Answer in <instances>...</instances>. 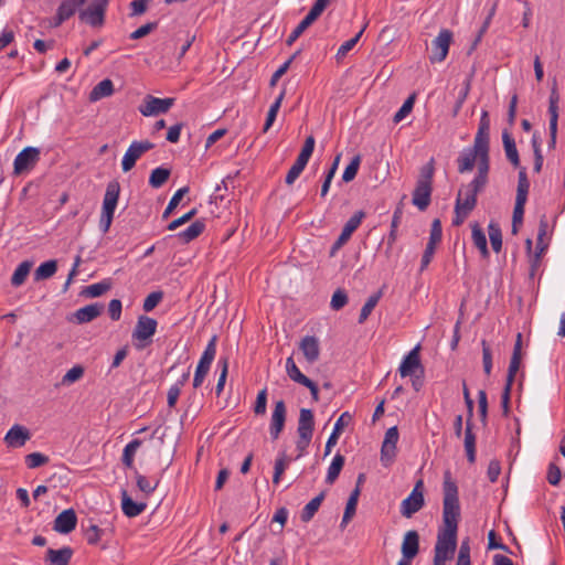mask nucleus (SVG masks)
I'll list each match as a JSON object with an SVG mask.
<instances>
[{"instance_id":"obj_1","label":"nucleus","mask_w":565,"mask_h":565,"mask_svg":"<svg viewBox=\"0 0 565 565\" xmlns=\"http://www.w3.org/2000/svg\"><path fill=\"white\" fill-rule=\"evenodd\" d=\"M443 494L444 527L439 530L437 535L434 558L446 562L456 551L458 523L460 520L458 487L448 470L444 473Z\"/></svg>"},{"instance_id":"obj_2","label":"nucleus","mask_w":565,"mask_h":565,"mask_svg":"<svg viewBox=\"0 0 565 565\" xmlns=\"http://www.w3.org/2000/svg\"><path fill=\"white\" fill-rule=\"evenodd\" d=\"M488 174V172L477 170L473 180L459 189L455 204L471 212L476 207L478 193L483 191L489 182Z\"/></svg>"},{"instance_id":"obj_3","label":"nucleus","mask_w":565,"mask_h":565,"mask_svg":"<svg viewBox=\"0 0 565 565\" xmlns=\"http://www.w3.org/2000/svg\"><path fill=\"white\" fill-rule=\"evenodd\" d=\"M120 194V184L117 180L107 183L104 194L102 213L99 218V230L105 234L109 231L113 223L114 213Z\"/></svg>"},{"instance_id":"obj_4","label":"nucleus","mask_w":565,"mask_h":565,"mask_svg":"<svg viewBox=\"0 0 565 565\" xmlns=\"http://www.w3.org/2000/svg\"><path fill=\"white\" fill-rule=\"evenodd\" d=\"M315 429V419H313V413L311 409L308 408H301L299 413V419H298V440H297V449L299 450V454L297 456V459L300 458L307 447L309 446L312 434Z\"/></svg>"},{"instance_id":"obj_5","label":"nucleus","mask_w":565,"mask_h":565,"mask_svg":"<svg viewBox=\"0 0 565 565\" xmlns=\"http://www.w3.org/2000/svg\"><path fill=\"white\" fill-rule=\"evenodd\" d=\"M157 320L148 316H140L132 331V340L137 350H143L152 342L157 331Z\"/></svg>"},{"instance_id":"obj_6","label":"nucleus","mask_w":565,"mask_h":565,"mask_svg":"<svg viewBox=\"0 0 565 565\" xmlns=\"http://www.w3.org/2000/svg\"><path fill=\"white\" fill-rule=\"evenodd\" d=\"M530 189V181L526 174V168H521L518 175V186L515 204L512 215L513 223H522L524 215V206L527 201V194Z\"/></svg>"},{"instance_id":"obj_7","label":"nucleus","mask_w":565,"mask_h":565,"mask_svg":"<svg viewBox=\"0 0 565 565\" xmlns=\"http://www.w3.org/2000/svg\"><path fill=\"white\" fill-rule=\"evenodd\" d=\"M107 6L108 0H92L86 9L79 11V20L92 26H102Z\"/></svg>"},{"instance_id":"obj_8","label":"nucleus","mask_w":565,"mask_h":565,"mask_svg":"<svg viewBox=\"0 0 565 565\" xmlns=\"http://www.w3.org/2000/svg\"><path fill=\"white\" fill-rule=\"evenodd\" d=\"M425 504L423 480H418L411 494L401 503V514L404 518H412Z\"/></svg>"},{"instance_id":"obj_9","label":"nucleus","mask_w":565,"mask_h":565,"mask_svg":"<svg viewBox=\"0 0 565 565\" xmlns=\"http://www.w3.org/2000/svg\"><path fill=\"white\" fill-rule=\"evenodd\" d=\"M154 145L149 140L132 141L124 154L121 168L124 172L130 171L137 160L147 151L153 149Z\"/></svg>"},{"instance_id":"obj_10","label":"nucleus","mask_w":565,"mask_h":565,"mask_svg":"<svg viewBox=\"0 0 565 565\" xmlns=\"http://www.w3.org/2000/svg\"><path fill=\"white\" fill-rule=\"evenodd\" d=\"M398 438L399 435L396 426H393L386 430L381 447V462L384 467H390L394 462Z\"/></svg>"},{"instance_id":"obj_11","label":"nucleus","mask_w":565,"mask_h":565,"mask_svg":"<svg viewBox=\"0 0 565 565\" xmlns=\"http://www.w3.org/2000/svg\"><path fill=\"white\" fill-rule=\"evenodd\" d=\"M40 160V150L34 147H26L14 159L13 172L20 175L32 170Z\"/></svg>"},{"instance_id":"obj_12","label":"nucleus","mask_w":565,"mask_h":565,"mask_svg":"<svg viewBox=\"0 0 565 565\" xmlns=\"http://www.w3.org/2000/svg\"><path fill=\"white\" fill-rule=\"evenodd\" d=\"M452 41V32L448 29H443L431 43V55L429 57L431 63H440L445 61L448 55L449 46Z\"/></svg>"},{"instance_id":"obj_13","label":"nucleus","mask_w":565,"mask_h":565,"mask_svg":"<svg viewBox=\"0 0 565 565\" xmlns=\"http://www.w3.org/2000/svg\"><path fill=\"white\" fill-rule=\"evenodd\" d=\"M173 104V98H158L147 95L139 106V111L146 117L157 116L167 113Z\"/></svg>"},{"instance_id":"obj_14","label":"nucleus","mask_w":565,"mask_h":565,"mask_svg":"<svg viewBox=\"0 0 565 565\" xmlns=\"http://www.w3.org/2000/svg\"><path fill=\"white\" fill-rule=\"evenodd\" d=\"M489 141L490 135L477 132L475 137L473 148L470 149L472 151H476V153L479 156L477 170L488 173L490 170Z\"/></svg>"},{"instance_id":"obj_15","label":"nucleus","mask_w":565,"mask_h":565,"mask_svg":"<svg viewBox=\"0 0 565 565\" xmlns=\"http://www.w3.org/2000/svg\"><path fill=\"white\" fill-rule=\"evenodd\" d=\"M365 217V213L363 211L355 212L344 224L341 234L338 239L334 242L331 248V255H333L338 249H340L351 237V235L355 232V230L362 223V220Z\"/></svg>"},{"instance_id":"obj_16","label":"nucleus","mask_w":565,"mask_h":565,"mask_svg":"<svg viewBox=\"0 0 565 565\" xmlns=\"http://www.w3.org/2000/svg\"><path fill=\"white\" fill-rule=\"evenodd\" d=\"M286 405L282 399L277 401L275 403L271 419H270V426H269V433L274 440H276L280 433L284 430L285 422H286Z\"/></svg>"},{"instance_id":"obj_17","label":"nucleus","mask_w":565,"mask_h":565,"mask_svg":"<svg viewBox=\"0 0 565 565\" xmlns=\"http://www.w3.org/2000/svg\"><path fill=\"white\" fill-rule=\"evenodd\" d=\"M77 524V516L73 509L62 511L54 520L53 529L61 534L71 533Z\"/></svg>"},{"instance_id":"obj_18","label":"nucleus","mask_w":565,"mask_h":565,"mask_svg":"<svg viewBox=\"0 0 565 565\" xmlns=\"http://www.w3.org/2000/svg\"><path fill=\"white\" fill-rule=\"evenodd\" d=\"M85 2L86 1L81 0H63L56 10L53 25L60 26L63 22L72 18Z\"/></svg>"},{"instance_id":"obj_19","label":"nucleus","mask_w":565,"mask_h":565,"mask_svg":"<svg viewBox=\"0 0 565 565\" xmlns=\"http://www.w3.org/2000/svg\"><path fill=\"white\" fill-rule=\"evenodd\" d=\"M31 438L29 429L21 425H13L4 436L8 447L20 448Z\"/></svg>"},{"instance_id":"obj_20","label":"nucleus","mask_w":565,"mask_h":565,"mask_svg":"<svg viewBox=\"0 0 565 565\" xmlns=\"http://www.w3.org/2000/svg\"><path fill=\"white\" fill-rule=\"evenodd\" d=\"M299 349L308 363L312 364L318 361L320 355V344L316 337H303L299 343Z\"/></svg>"},{"instance_id":"obj_21","label":"nucleus","mask_w":565,"mask_h":565,"mask_svg":"<svg viewBox=\"0 0 565 565\" xmlns=\"http://www.w3.org/2000/svg\"><path fill=\"white\" fill-rule=\"evenodd\" d=\"M431 191V184L416 182V186L413 192V204L417 206L420 211H425L430 204Z\"/></svg>"},{"instance_id":"obj_22","label":"nucleus","mask_w":565,"mask_h":565,"mask_svg":"<svg viewBox=\"0 0 565 565\" xmlns=\"http://www.w3.org/2000/svg\"><path fill=\"white\" fill-rule=\"evenodd\" d=\"M402 555L406 558H415L419 552V534L415 530L405 533L402 546Z\"/></svg>"},{"instance_id":"obj_23","label":"nucleus","mask_w":565,"mask_h":565,"mask_svg":"<svg viewBox=\"0 0 565 565\" xmlns=\"http://www.w3.org/2000/svg\"><path fill=\"white\" fill-rule=\"evenodd\" d=\"M419 345L415 347L402 361L399 373L402 377L411 376L416 369L420 367Z\"/></svg>"},{"instance_id":"obj_24","label":"nucleus","mask_w":565,"mask_h":565,"mask_svg":"<svg viewBox=\"0 0 565 565\" xmlns=\"http://www.w3.org/2000/svg\"><path fill=\"white\" fill-rule=\"evenodd\" d=\"M73 556V550L64 546L60 550L49 548L46 551L45 562L51 565H68Z\"/></svg>"},{"instance_id":"obj_25","label":"nucleus","mask_w":565,"mask_h":565,"mask_svg":"<svg viewBox=\"0 0 565 565\" xmlns=\"http://www.w3.org/2000/svg\"><path fill=\"white\" fill-rule=\"evenodd\" d=\"M502 142H503L504 152H505V156H507V159L509 160V162L513 167L521 169L522 167H520V157H519V152L516 149L514 138L508 130H503V132H502Z\"/></svg>"},{"instance_id":"obj_26","label":"nucleus","mask_w":565,"mask_h":565,"mask_svg":"<svg viewBox=\"0 0 565 565\" xmlns=\"http://www.w3.org/2000/svg\"><path fill=\"white\" fill-rule=\"evenodd\" d=\"M104 305L95 302L79 308L75 312V318L78 323H87L102 315Z\"/></svg>"},{"instance_id":"obj_27","label":"nucleus","mask_w":565,"mask_h":565,"mask_svg":"<svg viewBox=\"0 0 565 565\" xmlns=\"http://www.w3.org/2000/svg\"><path fill=\"white\" fill-rule=\"evenodd\" d=\"M114 94V84L109 78L99 82L89 93V100L97 102Z\"/></svg>"},{"instance_id":"obj_28","label":"nucleus","mask_w":565,"mask_h":565,"mask_svg":"<svg viewBox=\"0 0 565 565\" xmlns=\"http://www.w3.org/2000/svg\"><path fill=\"white\" fill-rule=\"evenodd\" d=\"M146 503H137L135 502L126 491H122V499H121V509L125 515L128 518H135L143 512L146 509Z\"/></svg>"},{"instance_id":"obj_29","label":"nucleus","mask_w":565,"mask_h":565,"mask_svg":"<svg viewBox=\"0 0 565 565\" xmlns=\"http://www.w3.org/2000/svg\"><path fill=\"white\" fill-rule=\"evenodd\" d=\"M465 449L470 463L476 461V435L472 431L471 420H467L465 430Z\"/></svg>"},{"instance_id":"obj_30","label":"nucleus","mask_w":565,"mask_h":565,"mask_svg":"<svg viewBox=\"0 0 565 565\" xmlns=\"http://www.w3.org/2000/svg\"><path fill=\"white\" fill-rule=\"evenodd\" d=\"M32 266L33 262L31 260L20 263L11 277V285L15 288L22 286L25 282Z\"/></svg>"},{"instance_id":"obj_31","label":"nucleus","mask_w":565,"mask_h":565,"mask_svg":"<svg viewBox=\"0 0 565 565\" xmlns=\"http://www.w3.org/2000/svg\"><path fill=\"white\" fill-rule=\"evenodd\" d=\"M215 354H216V335L212 337V339L209 341L196 367L209 372L211 364L215 358Z\"/></svg>"},{"instance_id":"obj_32","label":"nucleus","mask_w":565,"mask_h":565,"mask_svg":"<svg viewBox=\"0 0 565 565\" xmlns=\"http://www.w3.org/2000/svg\"><path fill=\"white\" fill-rule=\"evenodd\" d=\"M204 230L205 223L203 221L198 220L193 222L186 230L180 232L178 234V237L182 243L186 244L199 237Z\"/></svg>"},{"instance_id":"obj_33","label":"nucleus","mask_w":565,"mask_h":565,"mask_svg":"<svg viewBox=\"0 0 565 565\" xmlns=\"http://www.w3.org/2000/svg\"><path fill=\"white\" fill-rule=\"evenodd\" d=\"M324 495L326 494L322 491L305 505L300 514V519L302 522L307 523L315 516L324 499Z\"/></svg>"},{"instance_id":"obj_34","label":"nucleus","mask_w":565,"mask_h":565,"mask_svg":"<svg viewBox=\"0 0 565 565\" xmlns=\"http://www.w3.org/2000/svg\"><path fill=\"white\" fill-rule=\"evenodd\" d=\"M57 270V262L54 259L42 263L34 271V281H41L51 278Z\"/></svg>"},{"instance_id":"obj_35","label":"nucleus","mask_w":565,"mask_h":565,"mask_svg":"<svg viewBox=\"0 0 565 565\" xmlns=\"http://www.w3.org/2000/svg\"><path fill=\"white\" fill-rule=\"evenodd\" d=\"M479 156L470 149L463 151L457 159L459 173H466L473 169Z\"/></svg>"},{"instance_id":"obj_36","label":"nucleus","mask_w":565,"mask_h":565,"mask_svg":"<svg viewBox=\"0 0 565 565\" xmlns=\"http://www.w3.org/2000/svg\"><path fill=\"white\" fill-rule=\"evenodd\" d=\"M472 242L475 246L480 250L482 257L487 258L489 257V249L487 245V237L482 228L475 224L472 226V233H471Z\"/></svg>"},{"instance_id":"obj_37","label":"nucleus","mask_w":565,"mask_h":565,"mask_svg":"<svg viewBox=\"0 0 565 565\" xmlns=\"http://www.w3.org/2000/svg\"><path fill=\"white\" fill-rule=\"evenodd\" d=\"M344 457L340 454H337L331 462V465L328 468L326 482L328 484L334 483V481L338 479L343 466H344Z\"/></svg>"},{"instance_id":"obj_38","label":"nucleus","mask_w":565,"mask_h":565,"mask_svg":"<svg viewBox=\"0 0 565 565\" xmlns=\"http://www.w3.org/2000/svg\"><path fill=\"white\" fill-rule=\"evenodd\" d=\"M558 102H559V94H558L557 81L554 77L553 82H552L550 100H548L550 120H558Z\"/></svg>"},{"instance_id":"obj_39","label":"nucleus","mask_w":565,"mask_h":565,"mask_svg":"<svg viewBox=\"0 0 565 565\" xmlns=\"http://www.w3.org/2000/svg\"><path fill=\"white\" fill-rule=\"evenodd\" d=\"M497 8H498V0H495V1L493 2V4L491 6V8H490V10H489V12H488L487 18L484 19V21H483V23H482V25H481V28H480V30H479V32H478V34H477V36H476L475 41L472 42V45H471V47H470V50H469V52H468L469 54H470L473 50H476V47H477V46H478V44L480 43V41H481L482 36H483V35H484V33L488 31V29H489V26H490V23H491V21H492V18H493V17H494V14H495Z\"/></svg>"},{"instance_id":"obj_40","label":"nucleus","mask_w":565,"mask_h":565,"mask_svg":"<svg viewBox=\"0 0 565 565\" xmlns=\"http://www.w3.org/2000/svg\"><path fill=\"white\" fill-rule=\"evenodd\" d=\"M110 288H111L110 279H104L100 282L87 286L83 290V295L88 298H96V297H100L102 295L107 292Z\"/></svg>"},{"instance_id":"obj_41","label":"nucleus","mask_w":565,"mask_h":565,"mask_svg":"<svg viewBox=\"0 0 565 565\" xmlns=\"http://www.w3.org/2000/svg\"><path fill=\"white\" fill-rule=\"evenodd\" d=\"M170 174L171 171L167 168H156L150 174L149 184L154 189L161 188L169 180Z\"/></svg>"},{"instance_id":"obj_42","label":"nucleus","mask_w":565,"mask_h":565,"mask_svg":"<svg viewBox=\"0 0 565 565\" xmlns=\"http://www.w3.org/2000/svg\"><path fill=\"white\" fill-rule=\"evenodd\" d=\"M548 224L545 216H542L539 225L537 242H536V260L542 257L543 253L547 248V243L544 242V237L547 234Z\"/></svg>"},{"instance_id":"obj_43","label":"nucleus","mask_w":565,"mask_h":565,"mask_svg":"<svg viewBox=\"0 0 565 565\" xmlns=\"http://www.w3.org/2000/svg\"><path fill=\"white\" fill-rule=\"evenodd\" d=\"M360 493H361V489H354L351 492L349 500L347 502V505H345L344 513H343L342 524L348 523L355 514Z\"/></svg>"},{"instance_id":"obj_44","label":"nucleus","mask_w":565,"mask_h":565,"mask_svg":"<svg viewBox=\"0 0 565 565\" xmlns=\"http://www.w3.org/2000/svg\"><path fill=\"white\" fill-rule=\"evenodd\" d=\"M382 297V290L371 295L361 309L359 323H364Z\"/></svg>"},{"instance_id":"obj_45","label":"nucleus","mask_w":565,"mask_h":565,"mask_svg":"<svg viewBox=\"0 0 565 565\" xmlns=\"http://www.w3.org/2000/svg\"><path fill=\"white\" fill-rule=\"evenodd\" d=\"M286 372L288 376L298 384L303 385L309 380V377L300 372L291 356L286 360Z\"/></svg>"},{"instance_id":"obj_46","label":"nucleus","mask_w":565,"mask_h":565,"mask_svg":"<svg viewBox=\"0 0 565 565\" xmlns=\"http://www.w3.org/2000/svg\"><path fill=\"white\" fill-rule=\"evenodd\" d=\"M488 233H489V238H490V243H491L492 249L495 253H499L501 250V248H502V233H501V228L499 227L498 224L491 222L488 225Z\"/></svg>"},{"instance_id":"obj_47","label":"nucleus","mask_w":565,"mask_h":565,"mask_svg":"<svg viewBox=\"0 0 565 565\" xmlns=\"http://www.w3.org/2000/svg\"><path fill=\"white\" fill-rule=\"evenodd\" d=\"M140 445H141L140 439H134L129 444H127L126 447L124 448V454H122L121 460L126 467H128V468L132 467L135 454H136L137 449L140 447Z\"/></svg>"},{"instance_id":"obj_48","label":"nucleus","mask_w":565,"mask_h":565,"mask_svg":"<svg viewBox=\"0 0 565 565\" xmlns=\"http://www.w3.org/2000/svg\"><path fill=\"white\" fill-rule=\"evenodd\" d=\"M290 462V459L286 456L285 452H282L275 461L274 467V476H273V482L279 483L280 478L285 470L287 469L288 465Z\"/></svg>"},{"instance_id":"obj_49","label":"nucleus","mask_w":565,"mask_h":565,"mask_svg":"<svg viewBox=\"0 0 565 565\" xmlns=\"http://www.w3.org/2000/svg\"><path fill=\"white\" fill-rule=\"evenodd\" d=\"M313 22L315 21L311 18L306 15L289 34L286 41L287 45H291Z\"/></svg>"},{"instance_id":"obj_50","label":"nucleus","mask_w":565,"mask_h":565,"mask_svg":"<svg viewBox=\"0 0 565 565\" xmlns=\"http://www.w3.org/2000/svg\"><path fill=\"white\" fill-rule=\"evenodd\" d=\"M189 192V188L188 186H183L181 189H179L174 194L173 196L171 198L168 206L166 207L163 214H162V217L163 218H167L169 217V215L173 212V210L179 205L180 201L182 200V198Z\"/></svg>"},{"instance_id":"obj_51","label":"nucleus","mask_w":565,"mask_h":565,"mask_svg":"<svg viewBox=\"0 0 565 565\" xmlns=\"http://www.w3.org/2000/svg\"><path fill=\"white\" fill-rule=\"evenodd\" d=\"M218 365L222 367V370H221V374L218 376V381H217V384L215 387V393L217 396L221 395V393L224 390L225 383H226V377H227V373H228V359L221 358L218 360Z\"/></svg>"},{"instance_id":"obj_52","label":"nucleus","mask_w":565,"mask_h":565,"mask_svg":"<svg viewBox=\"0 0 565 565\" xmlns=\"http://www.w3.org/2000/svg\"><path fill=\"white\" fill-rule=\"evenodd\" d=\"M366 28V24L359 31V33L353 36L352 39L345 41L338 50L337 57L342 58L344 57L359 42L361 35L363 34L364 30Z\"/></svg>"},{"instance_id":"obj_53","label":"nucleus","mask_w":565,"mask_h":565,"mask_svg":"<svg viewBox=\"0 0 565 565\" xmlns=\"http://www.w3.org/2000/svg\"><path fill=\"white\" fill-rule=\"evenodd\" d=\"M49 457L41 452H32L25 456V465L29 469H35L49 462Z\"/></svg>"},{"instance_id":"obj_54","label":"nucleus","mask_w":565,"mask_h":565,"mask_svg":"<svg viewBox=\"0 0 565 565\" xmlns=\"http://www.w3.org/2000/svg\"><path fill=\"white\" fill-rule=\"evenodd\" d=\"M360 163H361V157L358 154L351 160V162L348 164V167L345 168V170L342 174V180L344 182H350L356 177Z\"/></svg>"},{"instance_id":"obj_55","label":"nucleus","mask_w":565,"mask_h":565,"mask_svg":"<svg viewBox=\"0 0 565 565\" xmlns=\"http://www.w3.org/2000/svg\"><path fill=\"white\" fill-rule=\"evenodd\" d=\"M415 103V95H411L402 105V107L397 110V113L394 115V122L402 121L413 109Z\"/></svg>"},{"instance_id":"obj_56","label":"nucleus","mask_w":565,"mask_h":565,"mask_svg":"<svg viewBox=\"0 0 565 565\" xmlns=\"http://www.w3.org/2000/svg\"><path fill=\"white\" fill-rule=\"evenodd\" d=\"M482 345V363H483V371L487 375L491 374L492 370V352L491 348L488 344L486 340L481 341Z\"/></svg>"},{"instance_id":"obj_57","label":"nucleus","mask_w":565,"mask_h":565,"mask_svg":"<svg viewBox=\"0 0 565 565\" xmlns=\"http://www.w3.org/2000/svg\"><path fill=\"white\" fill-rule=\"evenodd\" d=\"M163 298L162 291L150 292L143 300L142 309L146 312L153 310Z\"/></svg>"},{"instance_id":"obj_58","label":"nucleus","mask_w":565,"mask_h":565,"mask_svg":"<svg viewBox=\"0 0 565 565\" xmlns=\"http://www.w3.org/2000/svg\"><path fill=\"white\" fill-rule=\"evenodd\" d=\"M84 375V367L82 365H75L70 369L62 379L63 384H72L81 380Z\"/></svg>"},{"instance_id":"obj_59","label":"nucleus","mask_w":565,"mask_h":565,"mask_svg":"<svg viewBox=\"0 0 565 565\" xmlns=\"http://www.w3.org/2000/svg\"><path fill=\"white\" fill-rule=\"evenodd\" d=\"M348 303V295L343 289L334 291L330 306L333 310H340Z\"/></svg>"},{"instance_id":"obj_60","label":"nucleus","mask_w":565,"mask_h":565,"mask_svg":"<svg viewBox=\"0 0 565 565\" xmlns=\"http://www.w3.org/2000/svg\"><path fill=\"white\" fill-rule=\"evenodd\" d=\"M441 237H443L441 222L439 218H435L431 223L428 243L438 245L441 242Z\"/></svg>"},{"instance_id":"obj_61","label":"nucleus","mask_w":565,"mask_h":565,"mask_svg":"<svg viewBox=\"0 0 565 565\" xmlns=\"http://www.w3.org/2000/svg\"><path fill=\"white\" fill-rule=\"evenodd\" d=\"M157 26H158V22L146 23V24L141 25L140 28H138L132 33H130L129 38L131 40H139L141 38H145L149 33H151L153 30H156Z\"/></svg>"},{"instance_id":"obj_62","label":"nucleus","mask_w":565,"mask_h":565,"mask_svg":"<svg viewBox=\"0 0 565 565\" xmlns=\"http://www.w3.org/2000/svg\"><path fill=\"white\" fill-rule=\"evenodd\" d=\"M330 2L331 0H316L307 15L316 21Z\"/></svg>"},{"instance_id":"obj_63","label":"nucleus","mask_w":565,"mask_h":565,"mask_svg":"<svg viewBox=\"0 0 565 565\" xmlns=\"http://www.w3.org/2000/svg\"><path fill=\"white\" fill-rule=\"evenodd\" d=\"M196 213H198V210L196 209H192L191 211H189L188 213H185L181 217L170 222L169 225L167 226V228L169 231H175L181 225H183V224L188 223L189 221H191L196 215Z\"/></svg>"},{"instance_id":"obj_64","label":"nucleus","mask_w":565,"mask_h":565,"mask_svg":"<svg viewBox=\"0 0 565 565\" xmlns=\"http://www.w3.org/2000/svg\"><path fill=\"white\" fill-rule=\"evenodd\" d=\"M433 161L434 160L431 159L427 164H425L420 169V174H419L417 182H424V183L431 184L434 172H435Z\"/></svg>"}]
</instances>
